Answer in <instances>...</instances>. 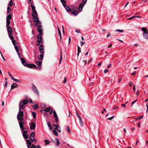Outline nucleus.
<instances>
[{"label": "nucleus", "mask_w": 148, "mask_h": 148, "mask_svg": "<svg viewBox=\"0 0 148 148\" xmlns=\"http://www.w3.org/2000/svg\"><path fill=\"white\" fill-rule=\"evenodd\" d=\"M32 115L33 118L34 119H35L36 117V113L34 112H33L32 113Z\"/></svg>", "instance_id": "nucleus-41"}, {"label": "nucleus", "mask_w": 148, "mask_h": 148, "mask_svg": "<svg viewBox=\"0 0 148 148\" xmlns=\"http://www.w3.org/2000/svg\"><path fill=\"white\" fill-rule=\"evenodd\" d=\"M56 121V123H57L58 121V116H57V117H54Z\"/></svg>", "instance_id": "nucleus-54"}, {"label": "nucleus", "mask_w": 148, "mask_h": 148, "mask_svg": "<svg viewBox=\"0 0 148 148\" xmlns=\"http://www.w3.org/2000/svg\"><path fill=\"white\" fill-rule=\"evenodd\" d=\"M116 32H123V30H120L119 29H116L115 31Z\"/></svg>", "instance_id": "nucleus-43"}, {"label": "nucleus", "mask_w": 148, "mask_h": 148, "mask_svg": "<svg viewBox=\"0 0 148 148\" xmlns=\"http://www.w3.org/2000/svg\"><path fill=\"white\" fill-rule=\"evenodd\" d=\"M33 20L34 22H36V23H40L41 22L39 21L38 18L37 17V16L33 17Z\"/></svg>", "instance_id": "nucleus-5"}, {"label": "nucleus", "mask_w": 148, "mask_h": 148, "mask_svg": "<svg viewBox=\"0 0 148 148\" xmlns=\"http://www.w3.org/2000/svg\"><path fill=\"white\" fill-rule=\"evenodd\" d=\"M44 141L46 145H47L49 144L50 143V142L49 140H44Z\"/></svg>", "instance_id": "nucleus-33"}, {"label": "nucleus", "mask_w": 148, "mask_h": 148, "mask_svg": "<svg viewBox=\"0 0 148 148\" xmlns=\"http://www.w3.org/2000/svg\"><path fill=\"white\" fill-rule=\"evenodd\" d=\"M20 59L21 60V62L25 66H27L28 64H27V62H26L25 60L22 58H20Z\"/></svg>", "instance_id": "nucleus-8"}, {"label": "nucleus", "mask_w": 148, "mask_h": 148, "mask_svg": "<svg viewBox=\"0 0 148 148\" xmlns=\"http://www.w3.org/2000/svg\"><path fill=\"white\" fill-rule=\"evenodd\" d=\"M13 5V1L12 0H11L9 2V3L8 4V5L11 6H12Z\"/></svg>", "instance_id": "nucleus-42"}, {"label": "nucleus", "mask_w": 148, "mask_h": 148, "mask_svg": "<svg viewBox=\"0 0 148 148\" xmlns=\"http://www.w3.org/2000/svg\"><path fill=\"white\" fill-rule=\"evenodd\" d=\"M57 28H58V32L59 34V36H60V40H61V32H60V30L59 27L58 26H57Z\"/></svg>", "instance_id": "nucleus-28"}, {"label": "nucleus", "mask_w": 148, "mask_h": 148, "mask_svg": "<svg viewBox=\"0 0 148 148\" xmlns=\"http://www.w3.org/2000/svg\"><path fill=\"white\" fill-rule=\"evenodd\" d=\"M38 105L37 104L34 105L33 106V108L35 110L37 109H38Z\"/></svg>", "instance_id": "nucleus-37"}, {"label": "nucleus", "mask_w": 148, "mask_h": 148, "mask_svg": "<svg viewBox=\"0 0 148 148\" xmlns=\"http://www.w3.org/2000/svg\"><path fill=\"white\" fill-rule=\"evenodd\" d=\"M23 136L25 139H27L28 138V136L27 133H24L23 134Z\"/></svg>", "instance_id": "nucleus-27"}, {"label": "nucleus", "mask_w": 148, "mask_h": 148, "mask_svg": "<svg viewBox=\"0 0 148 148\" xmlns=\"http://www.w3.org/2000/svg\"><path fill=\"white\" fill-rule=\"evenodd\" d=\"M21 101H22V104H23L24 105H26L28 103V102L27 100H22Z\"/></svg>", "instance_id": "nucleus-24"}, {"label": "nucleus", "mask_w": 148, "mask_h": 148, "mask_svg": "<svg viewBox=\"0 0 148 148\" xmlns=\"http://www.w3.org/2000/svg\"><path fill=\"white\" fill-rule=\"evenodd\" d=\"M27 66L30 68H36V66L34 64H28Z\"/></svg>", "instance_id": "nucleus-15"}, {"label": "nucleus", "mask_w": 148, "mask_h": 148, "mask_svg": "<svg viewBox=\"0 0 148 148\" xmlns=\"http://www.w3.org/2000/svg\"><path fill=\"white\" fill-rule=\"evenodd\" d=\"M53 114H54V117H56V116L57 117V116H58L57 114L56 113V112L55 110L53 111Z\"/></svg>", "instance_id": "nucleus-47"}, {"label": "nucleus", "mask_w": 148, "mask_h": 148, "mask_svg": "<svg viewBox=\"0 0 148 148\" xmlns=\"http://www.w3.org/2000/svg\"><path fill=\"white\" fill-rule=\"evenodd\" d=\"M7 81H6L5 82V84L4 85V87H6L7 86Z\"/></svg>", "instance_id": "nucleus-57"}, {"label": "nucleus", "mask_w": 148, "mask_h": 148, "mask_svg": "<svg viewBox=\"0 0 148 148\" xmlns=\"http://www.w3.org/2000/svg\"><path fill=\"white\" fill-rule=\"evenodd\" d=\"M7 32L8 34H12V28L8 26L6 27Z\"/></svg>", "instance_id": "nucleus-12"}, {"label": "nucleus", "mask_w": 148, "mask_h": 148, "mask_svg": "<svg viewBox=\"0 0 148 148\" xmlns=\"http://www.w3.org/2000/svg\"><path fill=\"white\" fill-rule=\"evenodd\" d=\"M32 88L34 92L38 95H39V93L38 90L37 89L36 87L34 85L32 87Z\"/></svg>", "instance_id": "nucleus-16"}, {"label": "nucleus", "mask_w": 148, "mask_h": 148, "mask_svg": "<svg viewBox=\"0 0 148 148\" xmlns=\"http://www.w3.org/2000/svg\"><path fill=\"white\" fill-rule=\"evenodd\" d=\"M8 74L11 77L12 79L15 81L16 82H21V80H19L17 79H16L14 78V77L11 75V74H10V72H8Z\"/></svg>", "instance_id": "nucleus-7"}, {"label": "nucleus", "mask_w": 148, "mask_h": 148, "mask_svg": "<svg viewBox=\"0 0 148 148\" xmlns=\"http://www.w3.org/2000/svg\"><path fill=\"white\" fill-rule=\"evenodd\" d=\"M43 58V55L42 54H40L38 56V58L39 60H41Z\"/></svg>", "instance_id": "nucleus-26"}, {"label": "nucleus", "mask_w": 148, "mask_h": 148, "mask_svg": "<svg viewBox=\"0 0 148 148\" xmlns=\"http://www.w3.org/2000/svg\"><path fill=\"white\" fill-rule=\"evenodd\" d=\"M11 8L9 7H7V14H8L9 13L11 12Z\"/></svg>", "instance_id": "nucleus-34"}, {"label": "nucleus", "mask_w": 148, "mask_h": 148, "mask_svg": "<svg viewBox=\"0 0 148 148\" xmlns=\"http://www.w3.org/2000/svg\"><path fill=\"white\" fill-rule=\"evenodd\" d=\"M62 51H61L60 56V60H59V63H60V64H61V62H62Z\"/></svg>", "instance_id": "nucleus-44"}, {"label": "nucleus", "mask_w": 148, "mask_h": 148, "mask_svg": "<svg viewBox=\"0 0 148 148\" xmlns=\"http://www.w3.org/2000/svg\"><path fill=\"white\" fill-rule=\"evenodd\" d=\"M35 133L34 132H32L30 134L29 136V139L30 140L32 141H35V142H36V140H35L34 136Z\"/></svg>", "instance_id": "nucleus-3"}, {"label": "nucleus", "mask_w": 148, "mask_h": 148, "mask_svg": "<svg viewBox=\"0 0 148 148\" xmlns=\"http://www.w3.org/2000/svg\"><path fill=\"white\" fill-rule=\"evenodd\" d=\"M136 17V16H132V17H130V18H129L128 19H129L130 20H132L135 18Z\"/></svg>", "instance_id": "nucleus-53"}, {"label": "nucleus", "mask_w": 148, "mask_h": 148, "mask_svg": "<svg viewBox=\"0 0 148 148\" xmlns=\"http://www.w3.org/2000/svg\"><path fill=\"white\" fill-rule=\"evenodd\" d=\"M17 85L16 83H14L13 84H12L11 86V89L10 91L11 90V89H13L14 88L16 87H17Z\"/></svg>", "instance_id": "nucleus-23"}, {"label": "nucleus", "mask_w": 148, "mask_h": 148, "mask_svg": "<svg viewBox=\"0 0 148 148\" xmlns=\"http://www.w3.org/2000/svg\"><path fill=\"white\" fill-rule=\"evenodd\" d=\"M143 116H141L139 117L138 119H142L143 118Z\"/></svg>", "instance_id": "nucleus-63"}, {"label": "nucleus", "mask_w": 148, "mask_h": 148, "mask_svg": "<svg viewBox=\"0 0 148 148\" xmlns=\"http://www.w3.org/2000/svg\"><path fill=\"white\" fill-rule=\"evenodd\" d=\"M9 37L10 38V39L11 40H13L14 39V38L13 36H12V34H8Z\"/></svg>", "instance_id": "nucleus-30"}, {"label": "nucleus", "mask_w": 148, "mask_h": 148, "mask_svg": "<svg viewBox=\"0 0 148 148\" xmlns=\"http://www.w3.org/2000/svg\"><path fill=\"white\" fill-rule=\"evenodd\" d=\"M69 114L68 115V116L69 117H70L72 115V114L70 113V111H69Z\"/></svg>", "instance_id": "nucleus-58"}, {"label": "nucleus", "mask_w": 148, "mask_h": 148, "mask_svg": "<svg viewBox=\"0 0 148 148\" xmlns=\"http://www.w3.org/2000/svg\"><path fill=\"white\" fill-rule=\"evenodd\" d=\"M141 29L144 32V33L147 32V29L146 28L143 27L141 28Z\"/></svg>", "instance_id": "nucleus-32"}, {"label": "nucleus", "mask_w": 148, "mask_h": 148, "mask_svg": "<svg viewBox=\"0 0 148 148\" xmlns=\"http://www.w3.org/2000/svg\"><path fill=\"white\" fill-rule=\"evenodd\" d=\"M40 112L42 113H43L44 114H46V112H45V110H40Z\"/></svg>", "instance_id": "nucleus-52"}, {"label": "nucleus", "mask_w": 148, "mask_h": 148, "mask_svg": "<svg viewBox=\"0 0 148 148\" xmlns=\"http://www.w3.org/2000/svg\"><path fill=\"white\" fill-rule=\"evenodd\" d=\"M61 3H62L63 6L65 8L67 12H69L71 11V9L69 7L66 5V2L64 0H60Z\"/></svg>", "instance_id": "nucleus-2"}, {"label": "nucleus", "mask_w": 148, "mask_h": 148, "mask_svg": "<svg viewBox=\"0 0 148 148\" xmlns=\"http://www.w3.org/2000/svg\"><path fill=\"white\" fill-rule=\"evenodd\" d=\"M109 70L108 69H106L104 70V73H106Z\"/></svg>", "instance_id": "nucleus-55"}, {"label": "nucleus", "mask_w": 148, "mask_h": 148, "mask_svg": "<svg viewBox=\"0 0 148 148\" xmlns=\"http://www.w3.org/2000/svg\"><path fill=\"white\" fill-rule=\"evenodd\" d=\"M29 148H36V147L34 144H32V145L31 147H29Z\"/></svg>", "instance_id": "nucleus-46"}, {"label": "nucleus", "mask_w": 148, "mask_h": 148, "mask_svg": "<svg viewBox=\"0 0 148 148\" xmlns=\"http://www.w3.org/2000/svg\"><path fill=\"white\" fill-rule=\"evenodd\" d=\"M56 129L57 130H58V132H61V130H60V127L59 126H58V127Z\"/></svg>", "instance_id": "nucleus-50"}, {"label": "nucleus", "mask_w": 148, "mask_h": 148, "mask_svg": "<svg viewBox=\"0 0 148 148\" xmlns=\"http://www.w3.org/2000/svg\"><path fill=\"white\" fill-rule=\"evenodd\" d=\"M52 131L53 133L55 136H57L58 135V133L57 131L54 130H53Z\"/></svg>", "instance_id": "nucleus-35"}, {"label": "nucleus", "mask_w": 148, "mask_h": 148, "mask_svg": "<svg viewBox=\"0 0 148 148\" xmlns=\"http://www.w3.org/2000/svg\"><path fill=\"white\" fill-rule=\"evenodd\" d=\"M114 117V116H113L110 118H109L108 119L110 120L113 119Z\"/></svg>", "instance_id": "nucleus-59"}, {"label": "nucleus", "mask_w": 148, "mask_h": 148, "mask_svg": "<svg viewBox=\"0 0 148 148\" xmlns=\"http://www.w3.org/2000/svg\"><path fill=\"white\" fill-rule=\"evenodd\" d=\"M50 110L51 109L50 108H47L45 109V112H50Z\"/></svg>", "instance_id": "nucleus-38"}, {"label": "nucleus", "mask_w": 148, "mask_h": 148, "mask_svg": "<svg viewBox=\"0 0 148 148\" xmlns=\"http://www.w3.org/2000/svg\"><path fill=\"white\" fill-rule=\"evenodd\" d=\"M59 125L58 124L56 125L55 124H53V126L54 128L55 129H56L58 127Z\"/></svg>", "instance_id": "nucleus-36"}, {"label": "nucleus", "mask_w": 148, "mask_h": 148, "mask_svg": "<svg viewBox=\"0 0 148 148\" xmlns=\"http://www.w3.org/2000/svg\"><path fill=\"white\" fill-rule=\"evenodd\" d=\"M84 44V42H82L81 41V45L82 46V45H83Z\"/></svg>", "instance_id": "nucleus-64"}, {"label": "nucleus", "mask_w": 148, "mask_h": 148, "mask_svg": "<svg viewBox=\"0 0 148 148\" xmlns=\"http://www.w3.org/2000/svg\"><path fill=\"white\" fill-rule=\"evenodd\" d=\"M76 114H77V117H78L80 116V115H79V114L77 112V111H76Z\"/></svg>", "instance_id": "nucleus-60"}, {"label": "nucleus", "mask_w": 148, "mask_h": 148, "mask_svg": "<svg viewBox=\"0 0 148 148\" xmlns=\"http://www.w3.org/2000/svg\"><path fill=\"white\" fill-rule=\"evenodd\" d=\"M23 105L24 104H22V101H21L19 104V110H21V109H24L25 106Z\"/></svg>", "instance_id": "nucleus-6"}, {"label": "nucleus", "mask_w": 148, "mask_h": 148, "mask_svg": "<svg viewBox=\"0 0 148 148\" xmlns=\"http://www.w3.org/2000/svg\"><path fill=\"white\" fill-rule=\"evenodd\" d=\"M6 27H7L9 26V25H10V21L9 20H6Z\"/></svg>", "instance_id": "nucleus-29"}, {"label": "nucleus", "mask_w": 148, "mask_h": 148, "mask_svg": "<svg viewBox=\"0 0 148 148\" xmlns=\"http://www.w3.org/2000/svg\"><path fill=\"white\" fill-rule=\"evenodd\" d=\"M33 12L32 13V15L33 17H34L35 16H37V13L36 10H34L33 11Z\"/></svg>", "instance_id": "nucleus-22"}, {"label": "nucleus", "mask_w": 148, "mask_h": 148, "mask_svg": "<svg viewBox=\"0 0 148 148\" xmlns=\"http://www.w3.org/2000/svg\"><path fill=\"white\" fill-rule=\"evenodd\" d=\"M133 84V82H130L129 84V85L131 87L132 86V85Z\"/></svg>", "instance_id": "nucleus-56"}, {"label": "nucleus", "mask_w": 148, "mask_h": 148, "mask_svg": "<svg viewBox=\"0 0 148 148\" xmlns=\"http://www.w3.org/2000/svg\"><path fill=\"white\" fill-rule=\"evenodd\" d=\"M42 107L45 108L46 107V106L45 104H42L41 105Z\"/></svg>", "instance_id": "nucleus-61"}, {"label": "nucleus", "mask_w": 148, "mask_h": 148, "mask_svg": "<svg viewBox=\"0 0 148 148\" xmlns=\"http://www.w3.org/2000/svg\"><path fill=\"white\" fill-rule=\"evenodd\" d=\"M31 6L32 7V11H34V10H35V6H33L32 4L31 5Z\"/></svg>", "instance_id": "nucleus-40"}, {"label": "nucleus", "mask_w": 148, "mask_h": 148, "mask_svg": "<svg viewBox=\"0 0 148 148\" xmlns=\"http://www.w3.org/2000/svg\"><path fill=\"white\" fill-rule=\"evenodd\" d=\"M27 147L28 148H29V147H30L32 143L29 140L27 139Z\"/></svg>", "instance_id": "nucleus-18"}, {"label": "nucleus", "mask_w": 148, "mask_h": 148, "mask_svg": "<svg viewBox=\"0 0 148 148\" xmlns=\"http://www.w3.org/2000/svg\"><path fill=\"white\" fill-rule=\"evenodd\" d=\"M12 15L11 14H9L7 16L6 20H10L12 18Z\"/></svg>", "instance_id": "nucleus-25"}, {"label": "nucleus", "mask_w": 148, "mask_h": 148, "mask_svg": "<svg viewBox=\"0 0 148 148\" xmlns=\"http://www.w3.org/2000/svg\"><path fill=\"white\" fill-rule=\"evenodd\" d=\"M66 130L69 133H71V132L70 129V128L68 126H67L66 128Z\"/></svg>", "instance_id": "nucleus-39"}, {"label": "nucleus", "mask_w": 148, "mask_h": 148, "mask_svg": "<svg viewBox=\"0 0 148 148\" xmlns=\"http://www.w3.org/2000/svg\"><path fill=\"white\" fill-rule=\"evenodd\" d=\"M71 12L73 15L75 16H77L78 14V13L76 11L74 8H72L71 10Z\"/></svg>", "instance_id": "nucleus-10"}, {"label": "nucleus", "mask_w": 148, "mask_h": 148, "mask_svg": "<svg viewBox=\"0 0 148 148\" xmlns=\"http://www.w3.org/2000/svg\"><path fill=\"white\" fill-rule=\"evenodd\" d=\"M87 1V0H82L83 3H81L79 4V8L80 11L82 10L83 7L84 6Z\"/></svg>", "instance_id": "nucleus-4"}, {"label": "nucleus", "mask_w": 148, "mask_h": 148, "mask_svg": "<svg viewBox=\"0 0 148 148\" xmlns=\"http://www.w3.org/2000/svg\"><path fill=\"white\" fill-rule=\"evenodd\" d=\"M39 50L40 51V53H44L43 46L42 45H40L39 47Z\"/></svg>", "instance_id": "nucleus-17"}, {"label": "nucleus", "mask_w": 148, "mask_h": 148, "mask_svg": "<svg viewBox=\"0 0 148 148\" xmlns=\"http://www.w3.org/2000/svg\"><path fill=\"white\" fill-rule=\"evenodd\" d=\"M23 111H21V110H19L17 116V119L18 121L19 126H20L21 128L23 127V124H24L25 123L24 119L23 117Z\"/></svg>", "instance_id": "nucleus-1"}, {"label": "nucleus", "mask_w": 148, "mask_h": 148, "mask_svg": "<svg viewBox=\"0 0 148 148\" xmlns=\"http://www.w3.org/2000/svg\"><path fill=\"white\" fill-rule=\"evenodd\" d=\"M36 64L38 65V68L39 69L41 68V64L42 62L41 61H36Z\"/></svg>", "instance_id": "nucleus-13"}, {"label": "nucleus", "mask_w": 148, "mask_h": 148, "mask_svg": "<svg viewBox=\"0 0 148 148\" xmlns=\"http://www.w3.org/2000/svg\"><path fill=\"white\" fill-rule=\"evenodd\" d=\"M79 123L81 126L82 127L83 126V123L82 120L79 121Z\"/></svg>", "instance_id": "nucleus-51"}, {"label": "nucleus", "mask_w": 148, "mask_h": 148, "mask_svg": "<svg viewBox=\"0 0 148 148\" xmlns=\"http://www.w3.org/2000/svg\"><path fill=\"white\" fill-rule=\"evenodd\" d=\"M12 42L14 45H16V42L15 40H13L12 41Z\"/></svg>", "instance_id": "nucleus-49"}, {"label": "nucleus", "mask_w": 148, "mask_h": 148, "mask_svg": "<svg viewBox=\"0 0 148 148\" xmlns=\"http://www.w3.org/2000/svg\"><path fill=\"white\" fill-rule=\"evenodd\" d=\"M37 29L40 34H42V30L41 27L40 25H39L38 26Z\"/></svg>", "instance_id": "nucleus-11"}, {"label": "nucleus", "mask_w": 148, "mask_h": 148, "mask_svg": "<svg viewBox=\"0 0 148 148\" xmlns=\"http://www.w3.org/2000/svg\"><path fill=\"white\" fill-rule=\"evenodd\" d=\"M139 93H140L139 91L138 90H137L136 94L137 96H138V95L139 94Z\"/></svg>", "instance_id": "nucleus-62"}, {"label": "nucleus", "mask_w": 148, "mask_h": 148, "mask_svg": "<svg viewBox=\"0 0 148 148\" xmlns=\"http://www.w3.org/2000/svg\"><path fill=\"white\" fill-rule=\"evenodd\" d=\"M78 47V52L79 53H80L81 52V49L78 46H77Z\"/></svg>", "instance_id": "nucleus-48"}, {"label": "nucleus", "mask_w": 148, "mask_h": 148, "mask_svg": "<svg viewBox=\"0 0 148 148\" xmlns=\"http://www.w3.org/2000/svg\"><path fill=\"white\" fill-rule=\"evenodd\" d=\"M36 125L35 123L33 122L31 123L30 125V129L31 130L34 129L36 127Z\"/></svg>", "instance_id": "nucleus-9"}, {"label": "nucleus", "mask_w": 148, "mask_h": 148, "mask_svg": "<svg viewBox=\"0 0 148 148\" xmlns=\"http://www.w3.org/2000/svg\"><path fill=\"white\" fill-rule=\"evenodd\" d=\"M143 36L146 39H148V33L147 32L146 33H143Z\"/></svg>", "instance_id": "nucleus-19"}, {"label": "nucleus", "mask_w": 148, "mask_h": 148, "mask_svg": "<svg viewBox=\"0 0 148 148\" xmlns=\"http://www.w3.org/2000/svg\"><path fill=\"white\" fill-rule=\"evenodd\" d=\"M23 127H24L23 124V126L22 128L20 126V128L21 129H22L23 131V133H27V131L26 130V128H24Z\"/></svg>", "instance_id": "nucleus-21"}, {"label": "nucleus", "mask_w": 148, "mask_h": 148, "mask_svg": "<svg viewBox=\"0 0 148 148\" xmlns=\"http://www.w3.org/2000/svg\"><path fill=\"white\" fill-rule=\"evenodd\" d=\"M41 34H38L37 36V42H41L42 41V39L41 36Z\"/></svg>", "instance_id": "nucleus-14"}, {"label": "nucleus", "mask_w": 148, "mask_h": 148, "mask_svg": "<svg viewBox=\"0 0 148 148\" xmlns=\"http://www.w3.org/2000/svg\"><path fill=\"white\" fill-rule=\"evenodd\" d=\"M14 48H15V49L16 51L17 52H18L19 51V50L18 49V46H15Z\"/></svg>", "instance_id": "nucleus-45"}, {"label": "nucleus", "mask_w": 148, "mask_h": 148, "mask_svg": "<svg viewBox=\"0 0 148 148\" xmlns=\"http://www.w3.org/2000/svg\"><path fill=\"white\" fill-rule=\"evenodd\" d=\"M47 125H48V126L49 127V129L50 130H52V126L51 125L50 123L49 122H48L47 123Z\"/></svg>", "instance_id": "nucleus-31"}, {"label": "nucleus", "mask_w": 148, "mask_h": 148, "mask_svg": "<svg viewBox=\"0 0 148 148\" xmlns=\"http://www.w3.org/2000/svg\"><path fill=\"white\" fill-rule=\"evenodd\" d=\"M56 143H55V145L57 147H58L60 145V142L59 141L58 139L56 138Z\"/></svg>", "instance_id": "nucleus-20"}]
</instances>
